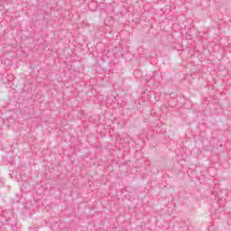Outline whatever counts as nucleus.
Returning <instances> with one entry per match:
<instances>
[{"label": "nucleus", "mask_w": 231, "mask_h": 231, "mask_svg": "<svg viewBox=\"0 0 231 231\" xmlns=\"http://www.w3.org/2000/svg\"><path fill=\"white\" fill-rule=\"evenodd\" d=\"M4 162H7V163H10V165H14V159H12V156L10 155L4 158Z\"/></svg>", "instance_id": "f257e3e1"}, {"label": "nucleus", "mask_w": 231, "mask_h": 231, "mask_svg": "<svg viewBox=\"0 0 231 231\" xmlns=\"http://www.w3.org/2000/svg\"><path fill=\"white\" fill-rule=\"evenodd\" d=\"M128 141H129V140H125V143H127Z\"/></svg>", "instance_id": "f03ea898"}]
</instances>
